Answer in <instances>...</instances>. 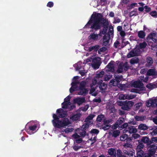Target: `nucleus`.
I'll return each mask as SVG.
<instances>
[{
    "label": "nucleus",
    "instance_id": "obj_1",
    "mask_svg": "<svg viewBox=\"0 0 157 157\" xmlns=\"http://www.w3.org/2000/svg\"><path fill=\"white\" fill-rule=\"evenodd\" d=\"M100 14L93 13L91 16V18L88 22L86 26L92 24L91 28L95 30L100 29L102 25V22L104 23L105 29L107 28L109 25V22L107 20H103L101 17Z\"/></svg>",
    "mask_w": 157,
    "mask_h": 157
},
{
    "label": "nucleus",
    "instance_id": "obj_2",
    "mask_svg": "<svg viewBox=\"0 0 157 157\" xmlns=\"http://www.w3.org/2000/svg\"><path fill=\"white\" fill-rule=\"evenodd\" d=\"M78 82L77 81L71 83V87L70 89V93H72L75 90L78 91V94L79 95H85L88 92V89L85 88L86 85V82L84 81L82 82L79 84V87L78 89H77V86Z\"/></svg>",
    "mask_w": 157,
    "mask_h": 157
},
{
    "label": "nucleus",
    "instance_id": "obj_3",
    "mask_svg": "<svg viewBox=\"0 0 157 157\" xmlns=\"http://www.w3.org/2000/svg\"><path fill=\"white\" fill-rule=\"evenodd\" d=\"M53 117L54 120L52 121V122L55 127L58 128H64L71 124V122L68 118L59 120L58 117L55 114L53 115Z\"/></svg>",
    "mask_w": 157,
    "mask_h": 157
},
{
    "label": "nucleus",
    "instance_id": "obj_4",
    "mask_svg": "<svg viewBox=\"0 0 157 157\" xmlns=\"http://www.w3.org/2000/svg\"><path fill=\"white\" fill-rule=\"evenodd\" d=\"M144 77L141 76L140 77L138 81L134 82L132 84V86L135 88L140 89V90L138 91L136 89H132L131 91L133 92L138 93L139 94L144 93L145 92V88L143 87V84L141 82V81L144 80Z\"/></svg>",
    "mask_w": 157,
    "mask_h": 157
},
{
    "label": "nucleus",
    "instance_id": "obj_5",
    "mask_svg": "<svg viewBox=\"0 0 157 157\" xmlns=\"http://www.w3.org/2000/svg\"><path fill=\"white\" fill-rule=\"evenodd\" d=\"M107 31V29H103V31L100 32L99 34H97L95 33L90 35L89 36V39H101L102 37L103 39H105L106 38L105 37L107 36V34H105Z\"/></svg>",
    "mask_w": 157,
    "mask_h": 157
},
{
    "label": "nucleus",
    "instance_id": "obj_6",
    "mask_svg": "<svg viewBox=\"0 0 157 157\" xmlns=\"http://www.w3.org/2000/svg\"><path fill=\"white\" fill-rule=\"evenodd\" d=\"M140 53V50L139 46L136 47L131 51L127 55V57L129 58L132 57L139 56Z\"/></svg>",
    "mask_w": 157,
    "mask_h": 157
},
{
    "label": "nucleus",
    "instance_id": "obj_7",
    "mask_svg": "<svg viewBox=\"0 0 157 157\" xmlns=\"http://www.w3.org/2000/svg\"><path fill=\"white\" fill-rule=\"evenodd\" d=\"M128 68L129 66L128 65L127 62H125L124 63H121L118 65L117 72L119 73H121L124 71H127Z\"/></svg>",
    "mask_w": 157,
    "mask_h": 157
},
{
    "label": "nucleus",
    "instance_id": "obj_8",
    "mask_svg": "<svg viewBox=\"0 0 157 157\" xmlns=\"http://www.w3.org/2000/svg\"><path fill=\"white\" fill-rule=\"evenodd\" d=\"M114 76L115 78L110 81L109 85L114 86H118L120 81L122 80V76H117V75H115Z\"/></svg>",
    "mask_w": 157,
    "mask_h": 157
},
{
    "label": "nucleus",
    "instance_id": "obj_9",
    "mask_svg": "<svg viewBox=\"0 0 157 157\" xmlns=\"http://www.w3.org/2000/svg\"><path fill=\"white\" fill-rule=\"evenodd\" d=\"M157 149L156 144H154L150 145L147 148L148 157H151L153 155L155 154Z\"/></svg>",
    "mask_w": 157,
    "mask_h": 157
},
{
    "label": "nucleus",
    "instance_id": "obj_10",
    "mask_svg": "<svg viewBox=\"0 0 157 157\" xmlns=\"http://www.w3.org/2000/svg\"><path fill=\"white\" fill-rule=\"evenodd\" d=\"M101 59L99 57L93 56L92 60V66L94 69H98L99 67Z\"/></svg>",
    "mask_w": 157,
    "mask_h": 157
},
{
    "label": "nucleus",
    "instance_id": "obj_11",
    "mask_svg": "<svg viewBox=\"0 0 157 157\" xmlns=\"http://www.w3.org/2000/svg\"><path fill=\"white\" fill-rule=\"evenodd\" d=\"M146 106L148 107L157 106V99L152 98L150 99L146 102Z\"/></svg>",
    "mask_w": 157,
    "mask_h": 157
},
{
    "label": "nucleus",
    "instance_id": "obj_12",
    "mask_svg": "<svg viewBox=\"0 0 157 157\" xmlns=\"http://www.w3.org/2000/svg\"><path fill=\"white\" fill-rule=\"evenodd\" d=\"M70 98V97L68 96L64 99V102L62 103L63 108L68 109L69 106H71V104L69 101Z\"/></svg>",
    "mask_w": 157,
    "mask_h": 157
},
{
    "label": "nucleus",
    "instance_id": "obj_13",
    "mask_svg": "<svg viewBox=\"0 0 157 157\" xmlns=\"http://www.w3.org/2000/svg\"><path fill=\"white\" fill-rule=\"evenodd\" d=\"M112 121L111 119L108 120H105L104 121L103 124L102 125V128L104 130H107L109 129L111 127V125L109 124V123Z\"/></svg>",
    "mask_w": 157,
    "mask_h": 157
},
{
    "label": "nucleus",
    "instance_id": "obj_14",
    "mask_svg": "<svg viewBox=\"0 0 157 157\" xmlns=\"http://www.w3.org/2000/svg\"><path fill=\"white\" fill-rule=\"evenodd\" d=\"M137 132V129L132 126L128 127L127 128L124 129L123 131V133L128 132L129 133H136Z\"/></svg>",
    "mask_w": 157,
    "mask_h": 157
},
{
    "label": "nucleus",
    "instance_id": "obj_15",
    "mask_svg": "<svg viewBox=\"0 0 157 157\" xmlns=\"http://www.w3.org/2000/svg\"><path fill=\"white\" fill-rule=\"evenodd\" d=\"M106 71H108L113 72L114 71V67L113 62L111 61L107 66L105 68Z\"/></svg>",
    "mask_w": 157,
    "mask_h": 157
},
{
    "label": "nucleus",
    "instance_id": "obj_16",
    "mask_svg": "<svg viewBox=\"0 0 157 157\" xmlns=\"http://www.w3.org/2000/svg\"><path fill=\"white\" fill-rule=\"evenodd\" d=\"M57 113L58 114V116L60 118H63L67 116L66 112H64L62 109H60L57 110Z\"/></svg>",
    "mask_w": 157,
    "mask_h": 157
},
{
    "label": "nucleus",
    "instance_id": "obj_17",
    "mask_svg": "<svg viewBox=\"0 0 157 157\" xmlns=\"http://www.w3.org/2000/svg\"><path fill=\"white\" fill-rule=\"evenodd\" d=\"M142 142L145 144H147V145H149L152 143V142L149 140V139L147 136H144L142 137L141 140L140 142Z\"/></svg>",
    "mask_w": 157,
    "mask_h": 157
},
{
    "label": "nucleus",
    "instance_id": "obj_18",
    "mask_svg": "<svg viewBox=\"0 0 157 157\" xmlns=\"http://www.w3.org/2000/svg\"><path fill=\"white\" fill-rule=\"evenodd\" d=\"M124 119L123 118H120L116 122L115 124L113 126V129H116L117 128L118 126L121 124L123 122Z\"/></svg>",
    "mask_w": 157,
    "mask_h": 157
},
{
    "label": "nucleus",
    "instance_id": "obj_19",
    "mask_svg": "<svg viewBox=\"0 0 157 157\" xmlns=\"http://www.w3.org/2000/svg\"><path fill=\"white\" fill-rule=\"evenodd\" d=\"M85 99L84 98H78L74 100L75 103L77 104L80 105L84 102Z\"/></svg>",
    "mask_w": 157,
    "mask_h": 157
},
{
    "label": "nucleus",
    "instance_id": "obj_20",
    "mask_svg": "<svg viewBox=\"0 0 157 157\" xmlns=\"http://www.w3.org/2000/svg\"><path fill=\"white\" fill-rule=\"evenodd\" d=\"M72 137L75 140V142L77 144L80 143L82 141V140L80 138V136L77 133L73 135Z\"/></svg>",
    "mask_w": 157,
    "mask_h": 157
},
{
    "label": "nucleus",
    "instance_id": "obj_21",
    "mask_svg": "<svg viewBox=\"0 0 157 157\" xmlns=\"http://www.w3.org/2000/svg\"><path fill=\"white\" fill-rule=\"evenodd\" d=\"M102 82V79L99 80L98 81L95 77L92 80V83L90 85V87H92L93 86L95 85L96 83L98 84H100V83H101Z\"/></svg>",
    "mask_w": 157,
    "mask_h": 157
},
{
    "label": "nucleus",
    "instance_id": "obj_22",
    "mask_svg": "<svg viewBox=\"0 0 157 157\" xmlns=\"http://www.w3.org/2000/svg\"><path fill=\"white\" fill-rule=\"evenodd\" d=\"M147 75L148 76H155L157 75V72L154 69H150L147 71Z\"/></svg>",
    "mask_w": 157,
    "mask_h": 157
},
{
    "label": "nucleus",
    "instance_id": "obj_23",
    "mask_svg": "<svg viewBox=\"0 0 157 157\" xmlns=\"http://www.w3.org/2000/svg\"><path fill=\"white\" fill-rule=\"evenodd\" d=\"M95 116V115L93 114H90L85 119V122H87L91 124H93L92 120Z\"/></svg>",
    "mask_w": 157,
    "mask_h": 157
},
{
    "label": "nucleus",
    "instance_id": "obj_24",
    "mask_svg": "<svg viewBox=\"0 0 157 157\" xmlns=\"http://www.w3.org/2000/svg\"><path fill=\"white\" fill-rule=\"evenodd\" d=\"M120 140L122 141H124L125 140L128 141V140L129 139L130 140H131V139L128 138V136L126 134H123L121 135L120 137Z\"/></svg>",
    "mask_w": 157,
    "mask_h": 157
},
{
    "label": "nucleus",
    "instance_id": "obj_25",
    "mask_svg": "<svg viewBox=\"0 0 157 157\" xmlns=\"http://www.w3.org/2000/svg\"><path fill=\"white\" fill-rule=\"evenodd\" d=\"M123 152L124 155H127V156L128 157L132 156L135 154L134 152L132 151H128L126 150H124Z\"/></svg>",
    "mask_w": 157,
    "mask_h": 157
},
{
    "label": "nucleus",
    "instance_id": "obj_26",
    "mask_svg": "<svg viewBox=\"0 0 157 157\" xmlns=\"http://www.w3.org/2000/svg\"><path fill=\"white\" fill-rule=\"evenodd\" d=\"M108 152L109 155L116 157V151L115 149L111 148L108 150Z\"/></svg>",
    "mask_w": 157,
    "mask_h": 157
},
{
    "label": "nucleus",
    "instance_id": "obj_27",
    "mask_svg": "<svg viewBox=\"0 0 157 157\" xmlns=\"http://www.w3.org/2000/svg\"><path fill=\"white\" fill-rule=\"evenodd\" d=\"M84 130L81 128V129L77 128L76 130V132L78 134H80V136H85L86 133V132Z\"/></svg>",
    "mask_w": 157,
    "mask_h": 157
},
{
    "label": "nucleus",
    "instance_id": "obj_28",
    "mask_svg": "<svg viewBox=\"0 0 157 157\" xmlns=\"http://www.w3.org/2000/svg\"><path fill=\"white\" fill-rule=\"evenodd\" d=\"M80 115V113H77L71 117L70 119L73 121H76L79 119Z\"/></svg>",
    "mask_w": 157,
    "mask_h": 157
},
{
    "label": "nucleus",
    "instance_id": "obj_29",
    "mask_svg": "<svg viewBox=\"0 0 157 157\" xmlns=\"http://www.w3.org/2000/svg\"><path fill=\"white\" fill-rule=\"evenodd\" d=\"M104 74V72L103 71H102L96 75V76L95 77L98 81L99 80L102 79V78L103 77Z\"/></svg>",
    "mask_w": 157,
    "mask_h": 157
},
{
    "label": "nucleus",
    "instance_id": "obj_30",
    "mask_svg": "<svg viewBox=\"0 0 157 157\" xmlns=\"http://www.w3.org/2000/svg\"><path fill=\"white\" fill-rule=\"evenodd\" d=\"M157 38V33H155L150 34L147 36V39H155Z\"/></svg>",
    "mask_w": 157,
    "mask_h": 157
},
{
    "label": "nucleus",
    "instance_id": "obj_31",
    "mask_svg": "<svg viewBox=\"0 0 157 157\" xmlns=\"http://www.w3.org/2000/svg\"><path fill=\"white\" fill-rule=\"evenodd\" d=\"M146 87L150 90L156 88L157 87V82L155 84L149 83L146 85Z\"/></svg>",
    "mask_w": 157,
    "mask_h": 157
},
{
    "label": "nucleus",
    "instance_id": "obj_32",
    "mask_svg": "<svg viewBox=\"0 0 157 157\" xmlns=\"http://www.w3.org/2000/svg\"><path fill=\"white\" fill-rule=\"evenodd\" d=\"M100 48V47L98 45H96L95 46L90 47L88 48V51L90 52H91L92 50H94L95 52H97L98 49Z\"/></svg>",
    "mask_w": 157,
    "mask_h": 157
},
{
    "label": "nucleus",
    "instance_id": "obj_33",
    "mask_svg": "<svg viewBox=\"0 0 157 157\" xmlns=\"http://www.w3.org/2000/svg\"><path fill=\"white\" fill-rule=\"evenodd\" d=\"M99 86V88L100 90L102 91H105L106 89L107 85L104 83H100Z\"/></svg>",
    "mask_w": 157,
    "mask_h": 157
},
{
    "label": "nucleus",
    "instance_id": "obj_34",
    "mask_svg": "<svg viewBox=\"0 0 157 157\" xmlns=\"http://www.w3.org/2000/svg\"><path fill=\"white\" fill-rule=\"evenodd\" d=\"M138 141L139 142V144L137 147L136 151H139L142 150V149L143 148L144 145L142 143L140 142L139 140Z\"/></svg>",
    "mask_w": 157,
    "mask_h": 157
},
{
    "label": "nucleus",
    "instance_id": "obj_35",
    "mask_svg": "<svg viewBox=\"0 0 157 157\" xmlns=\"http://www.w3.org/2000/svg\"><path fill=\"white\" fill-rule=\"evenodd\" d=\"M135 118L136 121H143L146 118V117L144 116H136L135 117Z\"/></svg>",
    "mask_w": 157,
    "mask_h": 157
},
{
    "label": "nucleus",
    "instance_id": "obj_36",
    "mask_svg": "<svg viewBox=\"0 0 157 157\" xmlns=\"http://www.w3.org/2000/svg\"><path fill=\"white\" fill-rule=\"evenodd\" d=\"M91 87V88L90 92V93L91 94L92 96H96L98 94V92L95 90V89L92 87Z\"/></svg>",
    "mask_w": 157,
    "mask_h": 157
},
{
    "label": "nucleus",
    "instance_id": "obj_37",
    "mask_svg": "<svg viewBox=\"0 0 157 157\" xmlns=\"http://www.w3.org/2000/svg\"><path fill=\"white\" fill-rule=\"evenodd\" d=\"M147 128L148 127L144 124H141L138 127V129L141 130H147Z\"/></svg>",
    "mask_w": 157,
    "mask_h": 157
},
{
    "label": "nucleus",
    "instance_id": "obj_38",
    "mask_svg": "<svg viewBox=\"0 0 157 157\" xmlns=\"http://www.w3.org/2000/svg\"><path fill=\"white\" fill-rule=\"evenodd\" d=\"M37 128V125H34L33 126H30L29 127L28 129L27 130V132H33L35 131Z\"/></svg>",
    "mask_w": 157,
    "mask_h": 157
},
{
    "label": "nucleus",
    "instance_id": "obj_39",
    "mask_svg": "<svg viewBox=\"0 0 157 157\" xmlns=\"http://www.w3.org/2000/svg\"><path fill=\"white\" fill-rule=\"evenodd\" d=\"M138 62L139 59L137 57L132 58L130 61V63L131 64L137 63Z\"/></svg>",
    "mask_w": 157,
    "mask_h": 157
},
{
    "label": "nucleus",
    "instance_id": "obj_40",
    "mask_svg": "<svg viewBox=\"0 0 157 157\" xmlns=\"http://www.w3.org/2000/svg\"><path fill=\"white\" fill-rule=\"evenodd\" d=\"M138 36L140 38H143L145 36V34L143 31H140L138 32Z\"/></svg>",
    "mask_w": 157,
    "mask_h": 157
},
{
    "label": "nucleus",
    "instance_id": "obj_41",
    "mask_svg": "<svg viewBox=\"0 0 157 157\" xmlns=\"http://www.w3.org/2000/svg\"><path fill=\"white\" fill-rule=\"evenodd\" d=\"M120 133V132L119 130H114L113 132L112 136L113 137H116L119 135Z\"/></svg>",
    "mask_w": 157,
    "mask_h": 157
},
{
    "label": "nucleus",
    "instance_id": "obj_42",
    "mask_svg": "<svg viewBox=\"0 0 157 157\" xmlns=\"http://www.w3.org/2000/svg\"><path fill=\"white\" fill-rule=\"evenodd\" d=\"M147 65H151L153 63V61L152 58L151 57H148L147 58Z\"/></svg>",
    "mask_w": 157,
    "mask_h": 157
},
{
    "label": "nucleus",
    "instance_id": "obj_43",
    "mask_svg": "<svg viewBox=\"0 0 157 157\" xmlns=\"http://www.w3.org/2000/svg\"><path fill=\"white\" fill-rule=\"evenodd\" d=\"M116 157H126L122 154L121 151L118 149L117 151V154L116 155Z\"/></svg>",
    "mask_w": 157,
    "mask_h": 157
},
{
    "label": "nucleus",
    "instance_id": "obj_44",
    "mask_svg": "<svg viewBox=\"0 0 157 157\" xmlns=\"http://www.w3.org/2000/svg\"><path fill=\"white\" fill-rule=\"evenodd\" d=\"M126 99L130 100L132 99L135 98L136 95L132 94H126Z\"/></svg>",
    "mask_w": 157,
    "mask_h": 157
},
{
    "label": "nucleus",
    "instance_id": "obj_45",
    "mask_svg": "<svg viewBox=\"0 0 157 157\" xmlns=\"http://www.w3.org/2000/svg\"><path fill=\"white\" fill-rule=\"evenodd\" d=\"M85 123L82 126L81 129H85L86 128H88L90 125L91 124L90 123L87 122H85Z\"/></svg>",
    "mask_w": 157,
    "mask_h": 157
},
{
    "label": "nucleus",
    "instance_id": "obj_46",
    "mask_svg": "<svg viewBox=\"0 0 157 157\" xmlns=\"http://www.w3.org/2000/svg\"><path fill=\"white\" fill-rule=\"evenodd\" d=\"M73 129L72 128H67L64 130V131H62L63 132H64L65 133H68L69 132H71L73 131Z\"/></svg>",
    "mask_w": 157,
    "mask_h": 157
},
{
    "label": "nucleus",
    "instance_id": "obj_47",
    "mask_svg": "<svg viewBox=\"0 0 157 157\" xmlns=\"http://www.w3.org/2000/svg\"><path fill=\"white\" fill-rule=\"evenodd\" d=\"M121 108L124 110H128L129 109L126 102L124 103L123 106L121 107Z\"/></svg>",
    "mask_w": 157,
    "mask_h": 157
},
{
    "label": "nucleus",
    "instance_id": "obj_48",
    "mask_svg": "<svg viewBox=\"0 0 157 157\" xmlns=\"http://www.w3.org/2000/svg\"><path fill=\"white\" fill-rule=\"evenodd\" d=\"M124 147L125 148H132V145L131 144L127 143L123 145Z\"/></svg>",
    "mask_w": 157,
    "mask_h": 157
},
{
    "label": "nucleus",
    "instance_id": "obj_49",
    "mask_svg": "<svg viewBox=\"0 0 157 157\" xmlns=\"http://www.w3.org/2000/svg\"><path fill=\"white\" fill-rule=\"evenodd\" d=\"M104 116L102 114H100L98 115L97 118V121H98L101 122L104 118Z\"/></svg>",
    "mask_w": 157,
    "mask_h": 157
},
{
    "label": "nucleus",
    "instance_id": "obj_50",
    "mask_svg": "<svg viewBox=\"0 0 157 157\" xmlns=\"http://www.w3.org/2000/svg\"><path fill=\"white\" fill-rule=\"evenodd\" d=\"M144 151L142 150L137 151V157H142Z\"/></svg>",
    "mask_w": 157,
    "mask_h": 157
},
{
    "label": "nucleus",
    "instance_id": "obj_51",
    "mask_svg": "<svg viewBox=\"0 0 157 157\" xmlns=\"http://www.w3.org/2000/svg\"><path fill=\"white\" fill-rule=\"evenodd\" d=\"M126 103L128 105V107L130 109L134 105V102L132 101H129L128 102H126Z\"/></svg>",
    "mask_w": 157,
    "mask_h": 157
},
{
    "label": "nucleus",
    "instance_id": "obj_52",
    "mask_svg": "<svg viewBox=\"0 0 157 157\" xmlns=\"http://www.w3.org/2000/svg\"><path fill=\"white\" fill-rule=\"evenodd\" d=\"M118 98L120 100L126 99V94H121L119 95Z\"/></svg>",
    "mask_w": 157,
    "mask_h": 157
},
{
    "label": "nucleus",
    "instance_id": "obj_53",
    "mask_svg": "<svg viewBox=\"0 0 157 157\" xmlns=\"http://www.w3.org/2000/svg\"><path fill=\"white\" fill-rule=\"evenodd\" d=\"M112 77V75H105V76L104 78V80L105 81H106L109 80Z\"/></svg>",
    "mask_w": 157,
    "mask_h": 157
},
{
    "label": "nucleus",
    "instance_id": "obj_54",
    "mask_svg": "<svg viewBox=\"0 0 157 157\" xmlns=\"http://www.w3.org/2000/svg\"><path fill=\"white\" fill-rule=\"evenodd\" d=\"M150 15L153 17H157V14L156 12L155 11H153L151 12L150 13Z\"/></svg>",
    "mask_w": 157,
    "mask_h": 157
},
{
    "label": "nucleus",
    "instance_id": "obj_55",
    "mask_svg": "<svg viewBox=\"0 0 157 157\" xmlns=\"http://www.w3.org/2000/svg\"><path fill=\"white\" fill-rule=\"evenodd\" d=\"M107 50V48L105 47H102L101 48H100L98 50V53L99 54H101V52H103Z\"/></svg>",
    "mask_w": 157,
    "mask_h": 157
},
{
    "label": "nucleus",
    "instance_id": "obj_56",
    "mask_svg": "<svg viewBox=\"0 0 157 157\" xmlns=\"http://www.w3.org/2000/svg\"><path fill=\"white\" fill-rule=\"evenodd\" d=\"M89 107V105H86L84 107H82L81 108V110L83 111H85L87 110Z\"/></svg>",
    "mask_w": 157,
    "mask_h": 157
},
{
    "label": "nucleus",
    "instance_id": "obj_57",
    "mask_svg": "<svg viewBox=\"0 0 157 157\" xmlns=\"http://www.w3.org/2000/svg\"><path fill=\"white\" fill-rule=\"evenodd\" d=\"M92 57H93V56L90 57L89 58L87 59L86 60H84L83 62V63L85 64L87 63L90 62L92 60Z\"/></svg>",
    "mask_w": 157,
    "mask_h": 157
},
{
    "label": "nucleus",
    "instance_id": "obj_58",
    "mask_svg": "<svg viewBox=\"0 0 157 157\" xmlns=\"http://www.w3.org/2000/svg\"><path fill=\"white\" fill-rule=\"evenodd\" d=\"M99 132L98 130L97 129H94L90 131V132L92 133H94L95 134H97Z\"/></svg>",
    "mask_w": 157,
    "mask_h": 157
},
{
    "label": "nucleus",
    "instance_id": "obj_59",
    "mask_svg": "<svg viewBox=\"0 0 157 157\" xmlns=\"http://www.w3.org/2000/svg\"><path fill=\"white\" fill-rule=\"evenodd\" d=\"M147 45L146 43L144 42L143 43H140V47L141 48H145Z\"/></svg>",
    "mask_w": 157,
    "mask_h": 157
},
{
    "label": "nucleus",
    "instance_id": "obj_60",
    "mask_svg": "<svg viewBox=\"0 0 157 157\" xmlns=\"http://www.w3.org/2000/svg\"><path fill=\"white\" fill-rule=\"evenodd\" d=\"M140 136V135L137 134H134L132 136V137L133 138L135 139L139 138Z\"/></svg>",
    "mask_w": 157,
    "mask_h": 157
},
{
    "label": "nucleus",
    "instance_id": "obj_61",
    "mask_svg": "<svg viewBox=\"0 0 157 157\" xmlns=\"http://www.w3.org/2000/svg\"><path fill=\"white\" fill-rule=\"evenodd\" d=\"M124 103L121 101H118L117 102V104L121 107L123 106Z\"/></svg>",
    "mask_w": 157,
    "mask_h": 157
},
{
    "label": "nucleus",
    "instance_id": "obj_62",
    "mask_svg": "<svg viewBox=\"0 0 157 157\" xmlns=\"http://www.w3.org/2000/svg\"><path fill=\"white\" fill-rule=\"evenodd\" d=\"M128 126L127 123H124L121 126V128H125V129L127 128Z\"/></svg>",
    "mask_w": 157,
    "mask_h": 157
},
{
    "label": "nucleus",
    "instance_id": "obj_63",
    "mask_svg": "<svg viewBox=\"0 0 157 157\" xmlns=\"http://www.w3.org/2000/svg\"><path fill=\"white\" fill-rule=\"evenodd\" d=\"M144 9H145V11L147 12L150 11L151 10V8L147 6L144 7Z\"/></svg>",
    "mask_w": 157,
    "mask_h": 157
},
{
    "label": "nucleus",
    "instance_id": "obj_64",
    "mask_svg": "<svg viewBox=\"0 0 157 157\" xmlns=\"http://www.w3.org/2000/svg\"><path fill=\"white\" fill-rule=\"evenodd\" d=\"M109 32L111 34V37L113 36V28L112 26H111L110 27L109 29Z\"/></svg>",
    "mask_w": 157,
    "mask_h": 157
}]
</instances>
